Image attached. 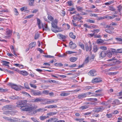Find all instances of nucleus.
Segmentation results:
<instances>
[{
	"label": "nucleus",
	"mask_w": 122,
	"mask_h": 122,
	"mask_svg": "<svg viewBox=\"0 0 122 122\" xmlns=\"http://www.w3.org/2000/svg\"><path fill=\"white\" fill-rule=\"evenodd\" d=\"M9 85L11 86V87L17 91H19L21 90V89H23L24 87L20 85L17 86L15 84H14L12 83H10Z\"/></svg>",
	"instance_id": "f257e3e1"
},
{
	"label": "nucleus",
	"mask_w": 122,
	"mask_h": 122,
	"mask_svg": "<svg viewBox=\"0 0 122 122\" xmlns=\"http://www.w3.org/2000/svg\"><path fill=\"white\" fill-rule=\"evenodd\" d=\"M3 118L5 119L6 120L11 122H17L20 121V119L16 118H13V119H11V118L7 117H3Z\"/></svg>",
	"instance_id": "f03ea898"
},
{
	"label": "nucleus",
	"mask_w": 122,
	"mask_h": 122,
	"mask_svg": "<svg viewBox=\"0 0 122 122\" xmlns=\"http://www.w3.org/2000/svg\"><path fill=\"white\" fill-rule=\"evenodd\" d=\"M27 101L26 100H20L16 102L17 106L19 107H21L24 106L27 103Z\"/></svg>",
	"instance_id": "7ed1b4c3"
},
{
	"label": "nucleus",
	"mask_w": 122,
	"mask_h": 122,
	"mask_svg": "<svg viewBox=\"0 0 122 122\" xmlns=\"http://www.w3.org/2000/svg\"><path fill=\"white\" fill-rule=\"evenodd\" d=\"M26 111L29 112H31L33 110L36 109L37 107V105H31L29 106H26Z\"/></svg>",
	"instance_id": "20e7f679"
},
{
	"label": "nucleus",
	"mask_w": 122,
	"mask_h": 122,
	"mask_svg": "<svg viewBox=\"0 0 122 122\" xmlns=\"http://www.w3.org/2000/svg\"><path fill=\"white\" fill-rule=\"evenodd\" d=\"M89 45L87 44H86L85 45V49L87 52H90V54H92L91 50L92 48V46L91 43L90 41L89 42Z\"/></svg>",
	"instance_id": "39448f33"
},
{
	"label": "nucleus",
	"mask_w": 122,
	"mask_h": 122,
	"mask_svg": "<svg viewBox=\"0 0 122 122\" xmlns=\"http://www.w3.org/2000/svg\"><path fill=\"white\" fill-rule=\"evenodd\" d=\"M45 100V103H43V104H49L50 103H56L58 100V99H47Z\"/></svg>",
	"instance_id": "423d86ee"
},
{
	"label": "nucleus",
	"mask_w": 122,
	"mask_h": 122,
	"mask_svg": "<svg viewBox=\"0 0 122 122\" xmlns=\"http://www.w3.org/2000/svg\"><path fill=\"white\" fill-rule=\"evenodd\" d=\"M73 18L75 20H77V21L80 20L81 19H82V17L81 16L80 14L78 13L76 15L73 16Z\"/></svg>",
	"instance_id": "0eeeda50"
},
{
	"label": "nucleus",
	"mask_w": 122,
	"mask_h": 122,
	"mask_svg": "<svg viewBox=\"0 0 122 122\" xmlns=\"http://www.w3.org/2000/svg\"><path fill=\"white\" fill-rule=\"evenodd\" d=\"M105 108L102 106H101V107H97L95 109L94 111L96 112H102L105 109Z\"/></svg>",
	"instance_id": "6e6552de"
},
{
	"label": "nucleus",
	"mask_w": 122,
	"mask_h": 122,
	"mask_svg": "<svg viewBox=\"0 0 122 122\" xmlns=\"http://www.w3.org/2000/svg\"><path fill=\"white\" fill-rule=\"evenodd\" d=\"M57 23L58 21L57 19H55L52 22L51 25L53 28L55 29H58V27L57 26Z\"/></svg>",
	"instance_id": "1a4fd4ad"
},
{
	"label": "nucleus",
	"mask_w": 122,
	"mask_h": 122,
	"mask_svg": "<svg viewBox=\"0 0 122 122\" xmlns=\"http://www.w3.org/2000/svg\"><path fill=\"white\" fill-rule=\"evenodd\" d=\"M99 57L100 58H102L105 57L106 56V51H102L99 52Z\"/></svg>",
	"instance_id": "9d476101"
},
{
	"label": "nucleus",
	"mask_w": 122,
	"mask_h": 122,
	"mask_svg": "<svg viewBox=\"0 0 122 122\" xmlns=\"http://www.w3.org/2000/svg\"><path fill=\"white\" fill-rule=\"evenodd\" d=\"M32 92L35 96H39L42 94L41 93L39 90L37 91L32 90Z\"/></svg>",
	"instance_id": "9b49d317"
},
{
	"label": "nucleus",
	"mask_w": 122,
	"mask_h": 122,
	"mask_svg": "<svg viewBox=\"0 0 122 122\" xmlns=\"http://www.w3.org/2000/svg\"><path fill=\"white\" fill-rule=\"evenodd\" d=\"M102 81V79L100 78H96L92 80V82L93 83H96Z\"/></svg>",
	"instance_id": "f8f14e48"
},
{
	"label": "nucleus",
	"mask_w": 122,
	"mask_h": 122,
	"mask_svg": "<svg viewBox=\"0 0 122 122\" xmlns=\"http://www.w3.org/2000/svg\"><path fill=\"white\" fill-rule=\"evenodd\" d=\"M96 71L95 70H93L90 71L88 73L89 75L92 76H93L96 75Z\"/></svg>",
	"instance_id": "ddd939ff"
},
{
	"label": "nucleus",
	"mask_w": 122,
	"mask_h": 122,
	"mask_svg": "<svg viewBox=\"0 0 122 122\" xmlns=\"http://www.w3.org/2000/svg\"><path fill=\"white\" fill-rule=\"evenodd\" d=\"M70 94L69 93L66 92H63L61 93L60 95L62 97H66L69 95Z\"/></svg>",
	"instance_id": "4468645a"
},
{
	"label": "nucleus",
	"mask_w": 122,
	"mask_h": 122,
	"mask_svg": "<svg viewBox=\"0 0 122 122\" xmlns=\"http://www.w3.org/2000/svg\"><path fill=\"white\" fill-rule=\"evenodd\" d=\"M86 94L85 93H82L77 96V98L79 99H81L85 97L86 96Z\"/></svg>",
	"instance_id": "2eb2a0df"
},
{
	"label": "nucleus",
	"mask_w": 122,
	"mask_h": 122,
	"mask_svg": "<svg viewBox=\"0 0 122 122\" xmlns=\"http://www.w3.org/2000/svg\"><path fill=\"white\" fill-rule=\"evenodd\" d=\"M117 16L116 15H113L112 16H108V15H107L105 16V18L107 19H113L115 17H117Z\"/></svg>",
	"instance_id": "dca6fc26"
},
{
	"label": "nucleus",
	"mask_w": 122,
	"mask_h": 122,
	"mask_svg": "<svg viewBox=\"0 0 122 122\" xmlns=\"http://www.w3.org/2000/svg\"><path fill=\"white\" fill-rule=\"evenodd\" d=\"M12 108L11 105H7L4 106L3 107V109L4 110H10Z\"/></svg>",
	"instance_id": "f3484780"
},
{
	"label": "nucleus",
	"mask_w": 122,
	"mask_h": 122,
	"mask_svg": "<svg viewBox=\"0 0 122 122\" xmlns=\"http://www.w3.org/2000/svg\"><path fill=\"white\" fill-rule=\"evenodd\" d=\"M121 103L120 102L119 100L118 99H115L114 101L113 102L112 104H115L117 105H118Z\"/></svg>",
	"instance_id": "a211bd4d"
},
{
	"label": "nucleus",
	"mask_w": 122,
	"mask_h": 122,
	"mask_svg": "<svg viewBox=\"0 0 122 122\" xmlns=\"http://www.w3.org/2000/svg\"><path fill=\"white\" fill-rule=\"evenodd\" d=\"M3 114L5 115L10 114L11 115H13L14 113L13 112H10V111H5L3 113Z\"/></svg>",
	"instance_id": "6ab92c4d"
},
{
	"label": "nucleus",
	"mask_w": 122,
	"mask_h": 122,
	"mask_svg": "<svg viewBox=\"0 0 122 122\" xmlns=\"http://www.w3.org/2000/svg\"><path fill=\"white\" fill-rule=\"evenodd\" d=\"M36 43L35 42L31 43L29 45V48H32L34 47L36 45Z\"/></svg>",
	"instance_id": "aec40b11"
},
{
	"label": "nucleus",
	"mask_w": 122,
	"mask_h": 122,
	"mask_svg": "<svg viewBox=\"0 0 122 122\" xmlns=\"http://www.w3.org/2000/svg\"><path fill=\"white\" fill-rule=\"evenodd\" d=\"M106 55L108 57H111L112 56V54L110 51L109 50H107L106 52Z\"/></svg>",
	"instance_id": "412c9836"
},
{
	"label": "nucleus",
	"mask_w": 122,
	"mask_h": 122,
	"mask_svg": "<svg viewBox=\"0 0 122 122\" xmlns=\"http://www.w3.org/2000/svg\"><path fill=\"white\" fill-rule=\"evenodd\" d=\"M19 73L21 74L24 76H27L28 75V73L25 71H20Z\"/></svg>",
	"instance_id": "4be33fe9"
},
{
	"label": "nucleus",
	"mask_w": 122,
	"mask_h": 122,
	"mask_svg": "<svg viewBox=\"0 0 122 122\" xmlns=\"http://www.w3.org/2000/svg\"><path fill=\"white\" fill-rule=\"evenodd\" d=\"M12 31L11 30L7 29L6 32V34L8 35L9 36H10L12 34Z\"/></svg>",
	"instance_id": "5701e85b"
},
{
	"label": "nucleus",
	"mask_w": 122,
	"mask_h": 122,
	"mask_svg": "<svg viewBox=\"0 0 122 122\" xmlns=\"http://www.w3.org/2000/svg\"><path fill=\"white\" fill-rule=\"evenodd\" d=\"M20 97H17L16 96H11L10 97V99L12 100H15L16 99H20Z\"/></svg>",
	"instance_id": "b1692460"
},
{
	"label": "nucleus",
	"mask_w": 122,
	"mask_h": 122,
	"mask_svg": "<svg viewBox=\"0 0 122 122\" xmlns=\"http://www.w3.org/2000/svg\"><path fill=\"white\" fill-rule=\"evenodd\" d=\"M57 119L56 118H51L47 121V122H56Z\"/></svg>",
	"instance_id": "393cba45"
},
{
	"label": "nucleus",
	"mask_w": 122,
	"mask_h": 122,
	"mask_svg": "<svg viewBox=\"0 0 122 122\" xmlns=\"http://www.w3.org/2000/svg\"><path fill=\"white\" fill-rule=\"evenodd\" d=\"M2 61V63H3L4 65L5 66H9L8 65L10 63L9 62L5 61Z\"/></svg>",
	"instance_id": "a878e982"
},
{
	"label": "nucleus",
	"mask_w": 122,
	"mask_h": 122,
	"mask_svg": "<svg viewBox=\"0 0 122 122\" xmlns=\"http://www.w3.org/2000/svg\"><path fill=\"white\" fill-rule=\"evenodd\" d=\"M25 105L24 106H23L22 107L20 108V109L21 110L24 111H26L27 107L26 106H25Z\"/></svg>",
	"instance_id": "bb28decb"
},
{
	"label": "nucleus",
	"mask_w": 122,
	"mask_h": 122,
	"mask_svg": "<svg viewBox=\"0 0 122 122\" xmlns=\"http://www.w3.org/2000/svg\"><path fill=\"white\" fill-rule=\"evenodd\" d=\"M57 107V106L56 105H52L46 106L45 107V108H56Z\"/></svg>",
	"instance_id": "cd10ccee"
},
{
	"label": "nucleus",
	"mask_w": 122,
	"mask_h": 122,
	"mask_svg": "<svg viewBox=\"0 0 122 122\" xmlns=\"http://www.w3.org/2000/svg\"><path fill=\"white\" fill-rule=\"evenodd\" d=\"M45 99H43L37 98L36 99V102L45 101Z\"/></svg>",
	"instance_id": "c85d7f7f"
},
{
	"label": "nucleus",
	"mask_w": 122,
	"mask_h": 122,
	"mask_svg": "<svg viewBox=\"0 0 122 122\" xmlns=\"http://www.w3.org/2000/svg\"><path fill=\"white\" fill-rule=\"evenodd\" d=\"M88 105H85L82 106L79 108L80 109H81L82 110L84 109H86L88 108Z\"/></svg>",
	"instance_id": "c756f323"
},
{
	"label": "nucleus",
	"mask_w": 122,
	"mask_h": 122,
	"mask_svg": "<svg viewBox=\"0 0 122 122\" xmlns=\"http://www.w3.org/2000/svg\"><path fill=\"white\" fill-rule=\"evenodd\" d=\"M70 37L73 39H75L76 38V36L73 35V33L72 32H70L69 34Z\"/></svg>",
	"instance_id": "7c9ffc66"
},
{
	"label": "nucleus",
	"mask_w": 122,
	"mask_h": 122,
	"mask_svg": "<svg viewBox=\"0 0 122 122\" xmlns=\"http://www.w3.org/2000/svg\"><path fill=\"white\" fill-rule=\"evenodd\" d=\"M77 59V57H73L70 58V60L71 61L74 62L76 61Z\"/></svg>",
	"instance_id": "2f4dec72"
},
{
	"label": "nucleus",
	"mask_w": 122,
	"mask_h": 122,
	"mask_svg": "<svg viewBox=\"0 0 122 122\" xmlns=\"http://www.w3.org/2000/svg\"><path fill=\"white\" fill-rule=\"evenodd\" d=\"M47 18L48 19L52 22L54 21L53 18L50 15H48Z\"/></svg>",
	"instance_id": "473e14b6"
},
{
	"label": "nucleus",
	"mask_w": 122,
	"mask_h": 122,
	"mask_svg": "<svg viewBox=\"0 0 122 122\" xmlns=\"http://www.w3.org/2000/svg\"><path fill=\"white\" fill-rule=\"evenodd\" d=\"M46 110L44 108H39L36 110V112H42L45 111Z\"/></svg>",
	"instance_id": "72a5a7b5"
},
{
	"label": "nucleus",
	"mask_w": 122,
	"mask_h": 122,
	"mask_svg": "<svg viewBox=\"0 0 122 122\" xmlns=\"http://www.w3.org/2000/svg\"><path fill=\"white\" fill-rule=\"evenodd\" d=\"M117 60L116 59L113 58V60L112 62H111L112 63V65H113L116 64L117 62Z\"/></svg>",
	"instance_id": "f704fd0d"
},
{
	"label": "nucleus",
	"mask_w": 122,
	"mask_h": 122,
	"mask_svg": "<svg viewBox=\"0 0 122 122\" xmlns=\"http://www.w3.org/2000/svg\"><path fill=\"white\" fill-rule=\"evenodd\" d=\"M48 117V116L46 117V116H41L40 117V119L41 120H43Z\"/></svg>",
	"instance_id": "c9c22d12"
},
{
	"label": "nucleus",
	"mask_w": 122,
	"mask_h": 122,
	"mask_svg": "<svg viewBox=\"0 0 122 122\" xmlns=\"http://www.w3.org/2000/svg\"><path fill=\"white\" fill-rule=\"evenodd\" d=\"M37 23L38 25V27L40 29L41 28V26H40L41 25V21L40 20V19L38 18H37Z\"/></svg>",
	"instance_id": "e433bc0d"
},
{
	"label": "nucleus",
	"mask_w": 122,
	"mask_h": 122,
	"mask_svg": "<svg viewBox=\"0 0 122 122\" xmlns=\"http://www.w3.org/2000/svg\"><path fill=\"white\" fill-rule=\"evenodd\" d=\"M44 26L45 29L43 28V30H44L45 29L46 30L48 31H50V30L48 27L47 25L45 24Z\"/></svg>",
	"instance_id": "4c0bfd02"
},
{
	"label": "nucleus",
	"mask_w": 122,
	"mask_h": 122,
	"mask_svg": "<svg viewBox=\"0 0 122 122\" xmlns=\"http://www.w3.org/2000/svg\"><path fill=\"white\" fill-rule=\"evenodd\" d=\"M76 8L77 10L78 11L81 12L83 10V8L80 6L76 7Z\"/></svg>",
	"instance_id": "58836bf2"
},
{
	"label": "nucleus",
	"mask_w": 122,
	"mask_h": 122,
	"mask_svg": "<svg viewBox=\"0 0 122 122\" xmlns=\"http://www.w3.org/2000/svg\"><path fill=\"white\" fill-rule=\"evenodd\" d=\"M55 66H63V65L61 63H56L54 64Z\"/></svg>",
	"instance_id": "ea45409f"
},
{
	"label": "nucleus",
	"mask_w": 122,
	"mask_h": 122,
	"mask_svg": "<svg viewBox=\"0 0 122 122\" xmlns=\"http://www.w3.org/2000/svg\"><path fill=\"white\" fill-rule=\"evenodd\" d=\"M57 36H59L61 39H65L66 38V36H65L60 34H59Z\"/></svg>",
	"instance_id": "a19ab883"
},
{
	"label": "nucleus",
	"mask_w": 122,
	"mask_h": 122,
	"mask_svg": "<svg viewBox=\"0 0 122 122\" xmlns=\"http://www.w3.org/2000/svg\"><path fill=\"white\" fill-rule=\"evenodd\" d=\"M104 41L102 40L99 39L97 40L96 43L97 44H100L103 43Z\"/></svg>",
	"instance_id": "79ce46f5"
},
{
	"label": "nucleus",
	"mask_w": 122,
	"mask_h": 122,
	"mask_svg": "<svg viewBox=\"0 0 122 122\" xmlns=\"http://www.w3.org/2000/svg\"><path fill=\"white\" fill-rule=\"evenodd\" d=\"M79 46L82 49H83L84 50H85L84 46L83 44L80 42L79 44Z\"/></svg>",
	"instance_id": "37998d69"
},
{
	"label": "nucleus",
	"mask_w": 122,
	"mask_h": 122,
	"mask_svg": "<svg viewBox=\"0 0 122 122\" xmlns=\"http://www.w3.org/2000/svg\"><path fill=\"white\" fill-rule=\"evenodd\" d=\"M105 31L107 33L110 34H112L114 33V32L113 31H111L108 29H106L105 30Z\"/></svg>",
	"instance_id": "c03bdc74"
},
{
	"label": "nucleus",
	"mask_w": 122,
	"mask_h": 122,
	"mask_svg": "<svg viewBox=\"0 0 122 122\" xmlns=\"http://www.w3.org/2000/svg\"><path fill=\"white\" fill-rule=\"evenodd\" d=\"M93 51L94 52H96L98 49L97 46H94L93 47Z\"/></svg>",
	"instance_id": "a18cd8bd"
},
{
	"label": "nucleus",
	"mask_w": 122,
	"mask_h": 122,
	"mask_svg": "<svg viewBox=\"0 0 122 122\" xmlns=\"http://www.w3.org/2000/svg\"><path fill=\"white\" fill-rule=\"evenodd\" d=\"M76 47V44H74L72 45L71 46H70V48L72 49H75Z\"/></svg>",
	"instance_id": "49530a36"
},
{
	"label": "nucleus",
	"mask_w": 122,
	"mask_h": 122,
	"mask_svg": "<svg viewBox=\"0 0 122 122\" xmlns=\"http://www.w3.org/2000/svg\"><path fill=\"white\" fill-rule=\"evenodd\" d=\"M24 86L25 88L28 89H29L30 88L29 86V85L27 83H25L24 84Z\"/></svg>",
	"instance_id": "de8ad7c7"
},
{
	"label": "nucleus",
	"mask_w": 122,
	"mask_h": 122,
	"mask_svg": "<svg viewBox=\"0 0 122 122\" xmlns=\"http://www.w3.org/2000/svg\"><path fill=\"white\" fill-rule=\"evenodd\" d=\"M108 118H110L112 117V114H107L106 115Z\"/></svg>",
	"instance_id": "09e8293b"
},
{
	"label": "nucleus",
	"mask_w": 122,
	"mask_h": 122,
	"mask_svg": "<svg viewBox=\"0 0 122 122\" xmlns=\"http://www.w3.org/2000/svg\"><path fill=\"white\" fill-rule=\"evenodd\" d=\"M86 21L87 22L93 23H94L95 22V20H93L90 19L87 20Z\"/></svg>",
	"instance_id": "8fccbe9b"
},
{
	"label": "nucleus",
	"mask_w": 122,
	"mask_h": 122,
	"mask_svg": "<svg viewBox=\"0 0 122 122\" xmlns=\"http://www.w3.org/2000/svg\"><path fill=\"white\" fill-rule=\"evenodd\" d=\"M49 92V91L46 90H45L42 91V93L46 95H48Z\"/></svg>",
	"instance_id": "3c124183"
},
{
	"label": "nucleus",
	"mask_w": 122,
	"mask_h": 122,
	"mask_svg": "<svg viewBox=\"0 0 122 122\" xmlns=\"http://www.w3.org/2000/svg\"><path fill=\"white\" fill-rule=\"evenodd\" d=\"M117 8H118V11L120 12L121 11L122 9V6L121 5H119L117 7Z\"/></svg>",
	"instance_id": "603ef678"
},
{
	"label": "nucleus",
	"mask_w": 122,
	"mask_h": 122,
	"mask_svg": "<svg viewBox=\"0 0 122 122\" xmlns=\"http://www.w3.org/2000/svg\"><path fill=\"white\" fill-rule=\"evenodd\" d=\"M100 48L102 50H107V48L106 46H102L100 47Z\"/></svg>",
	"instance_id": "864d4df0"
},
{
	"label": "nucleus",
	"mask_w": 122,
	"mask_h": 122,
	"mask_svg": "<svg viewBox=\"0 0 122 122\" xmlns=\"http://www.w3.org/2000/svg\"><path fill=\"white\" fill-rule=\"evenodd\" d=\"M103 25L104 26L103 27L105 28H109L110 27V25H105V23H103Z\"/></svg>",
	"instance_id": "5fc2aeb1"
},
{
	"label": "nucleus",
	"mask_w": 122,
	"mask_h": 122,
	"mask_svg": "<svg viewBox=\"0 0 122 122\" xmlns=\"http://www.w3.org/2000/svg\"><path fill=\"white\" fill-rule=\"evenodd\" d=\"M30 1L29 3V4L30 6L32 5L34 1V0H30Z\"/></svg>",
	"instance_id": "6e6d98bb"
},
{
	"label": "nucleus",
	"mask_w": 122,
	"mask_h": 122,
	"mask_svg": "<svg viewBox=\"0 0 122 122\" xmlns=\"http://www.w3.org/2000/svg\"><path fill=\"white\" fill-rule=\"evenodd\" d=\"M90 15L91 16H94V17H97L98 16V15L95 14L90 13Z\"/></svg>",
	"instance_id": "4d7b16f0"
},
{
	"label": "nucleus",
	"mask_w": 122,
	"mask_h": 122,
	"mask_svg": "<svg viewBox=\"0 0 122 122\" xmlns=\"http://www.w3.org/2000/svg\"><path fill=\"white\" fill-rule=\"evenodd\" d=\"M43 56L47 58H53L54 57L53 56H51L49 55H43Z\"/></svg>",
	"instance_id": "13d9d810"
},
{
	"label": "nucleus",
	"mask_w": 122,
	"mask_h": 122,
	"mask_svg": "<svg viewBox=\"0 0 122 122\" xmlns=\"http://www.w3.org/2000/svg\"><path fill=\"white\" fill-rule=\"evenodd\" d=\"M72 1L71 0L68 1L67 2V3L68 4L69 6H71L73 5V4L72 3Z\"/></svg>",
	"instance_id": "bf43d9fd"
},
{
	"label": "nucleus",
	"mask_w": 122,
	"mask_h": 122,
	"mask_svg": "<svg viewBox=\"0 0 122 122\" xmlns=\"http://www.w3.org/2000/svg\"><path fill=\"white\" fill-rule=\"evenodd\" d=\"M109 10L112 11H114L116 9L112 6H110Z\"/></svg>",
	"instance_id": "052dcab7"
},
{
	"label": "nucleus",
	"mask_w": 122,
	"mask_h": 122,
	"mask_svg": "<svg viewBox=\"0 0 122 122\" xmlns=\"http://www.w3.org/2000/svg\"><path fill=\"white\" fill-rule=\"evenodd\" d=\"M11 49L12 50V51L13 52L14 54L16 56L17 55L15 53V52L14 49V48L13 46H12L11 47Z\"/></svg>",
	"instance_id": "680f3d73"
},
{
	"label": "nucleus",
	"mask_w": 122,
	"mask_h": 122,
	"mask_svg": "<svg viewBox=\"0 0 122 122\" xmlns=\"http://www.w3.org/2000/svg\"><path fill=\"white\" fill-rule=\"evenodd\" d=\"M14 65L15 66H17L19 67H20L21 66L22 67H23V65H20L18 64H14Z\"/></svg>",
	"instance_id": "e2e57ef3"
},
{
	"label": "nucleus",
	"mask_w": 122,
	"mask_h": 122,
	"mask_svg": "<svg viewBox=\"0 0 122 122\" xmlns=\"http://www.w3.org/2000/svg\"><path fill=\"white\" fill-rule=\"evenodd\" d=\"M10 69H12V70H13L14 71H16L17 72H18L19 73L20 71V70H18V69H17V68H10Z\"/></svg>",
	"instance_id": "0e129e2a"
},
{
	"label": "nucleus",
	"mask_w": 122,
	"mask_h": 122,
	"mask_svg": "<svg viewBox=\"0 0 122 122\" xmlns=\"http://www.w3.org/2000/svg\"><path fill=\"white\" fill-rule=\"evenodd\" d=\"M21 93L25 94L27 96H29L30 97H31L30 96L29 94H28L26 92H21Z\"/></svg>",
	"instance_id": "69168bd1"
},
{
	"label": "nucleus",
	"mask_w": 122,
	"mask_h": 122,
	"mask_svg": "<svg viewBox=\"0 0 122 122\" xmlns=\"http://www.w3.org/2000/svg\"><path fill=\"white\" fill-rule=\"evenodd\" d=\"M30 84L31 87H33L34 88L36 89L37 87V86L35 85H34L31 83H30Z\"/></svg>",
	"instance_id": "338daca9"
},
{
	"label": "nucleus",
	"mask_w": 122,
	"mask_h": 122,
	"mask_svg": "<svg viewBox=\"0 0 122 122\" xmlns=\"http://www.w3.org/2000/svg\"><path fill=\"white\" fill-rule=\"evenodd\" d=\"M117 52L118 53H122V49H117Z\"/></svg>",
	"instance_id": "774afa93"
}]
</instances>
